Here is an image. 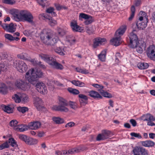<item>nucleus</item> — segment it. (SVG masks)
<instances>
[{
	"label": "nucleus",
	"instance_id": "7ed1b4c3",
	"mask_svg": "<svg viewBox=\"0 0 155 155\" xmlns=\"http://www.w3.org/2000/svg\"><path fill=\"white\" fill-rule=\"evenodd\" d=\"M42 75V72L40 70L32 68L26 73L25 78L30 83L34 84Z\"/></svg>",
	"mask_w": 155,
	"mask_h": 155
},
{
	"label": "nucleus",
	"instance_id": "bf43d9fd",
	"mask_svg": "<svg viewBox=\"0 0 155 155\" xmlns=\"http://www.w3.org/2000/svg\"><path fill=\"white\" fill-rule=\"evenodd\" d=\"M94 30L92 27H87L86 32L89 35L92 34L94 33Z\"/></svg>",
	"mask_w": 155,
	"mask_h": 155
},
{
	"label": "nucleus",
	"instance_id": "c85d7f7f",
	"mask_svg": "<svg viewBox=\"0 0 155 155\" xmlns=\"http://www.w3.org/2000/svg\"><path fill=\"white\" fill-rule=\"evenodd\" d=\"M7 93V88L5 84L1 83L0 84V93L3 94H6Z\"/></svg>",
	"mask_w": 155,
	"mask_h": 155
},
{
	"label": "nucleus",
	"instance_id": "a18cd8bd",
	"mask_svg": "<svg viewBox=\"0 0 155 155\" xmlns=\"http://www.w3.org/2000/svg\"><path fill=\"white\" fill-rule=\"evenodd\" d=\"M17 110L20 112L24 114L28 110V108L26 107H19L17 108Z\"/></svg>",
	"mask_w": 155,
	"mask_h": 155
},
{
	"label": "nucleus",
	"instance_id": "bb28decb",
	"mask_svg": "<svg viewBox=\"0 0 155 155\" xmlns=\"http://www.w3.org/2000/svg\"><path fill=\"white\" fill-rule=\"evenodd\" d=\"M106 52L107 50L106 49H104L98 55V58L101 61H105L106 58Z\"/></svg>",
	"mask_w": 155,
	"mask_h": 155
},
{
	"label": "nucleus",
	"instance_id": "de8ad7c7",
	"mask_svg": "<svg viewBox=\"0 0 155 155\" xmlns=\"http://www.w3.org/2000/svg\"><path fill=\"white\" fill-rule=\"evenodd\" d=\"M63 152L64 155H68L69 154L75 153L74 148L69 149L68 151H67L66 150H64Z\"/></svg>",
	"mask_w": 155,
	"mask_h": 155
},
{
	"label": "nucleus",
	"instance_id": "5701e85b",
	"mask_svg": "<svg viewBox=\"0 0 155 155\" xmlns=\"http://www.w3.org/2000/svg\"><path fill=\"white\" fill-rule=\"evenodd\" d=\"M147 22L148 21H137L136 25L138 29L143 30L146 27Z\"/></svg>",
	"mask_w": 155,
	"mask_h": 155
},
{
	"label": "nucleus",
	"instance_id": "2eb2a0df",
	"mask_svg": "<svg viewBox=\"0 0 155 155\" xmlns=\"http://www.w3.org/2000/svg\"><path fill=\"white\" fill-rule=\"evenodd\" d=\"M34 101V104L37 109L40 110L43 107V102L41 99L38 97H33Z\"/></svg>",
	"mask_w": 155,
	"mask_h": 155
},
{
	"label": "nucleus",
	"instance_id": "c756f323",
	"mask_svg": "<svg viewBox=\"0 0 155 155\" xmlns=\"http://www.w3.org/2000/svg\"><path fill=\"white\" fill-rule=\"evenodd\" d=\"M14 129L17 131L23 132L27 130L26 126L23 124H19L17 125V127H15Z\"/></svg>",
	"mask_w": 155,
	"mask_h": 155
},
{
	"label": "nucleus",
	"instance_id": "9b49d317",
	"mask_svg": "<svg viewBox=\"0 0 155 155\" xmlns=\"http://www.w3.org/2000/svg\"><path fill=\"white\" fill-rule=\"evenodd\" d=\"M143 121H147V125L152 126L155 125V124L153 122L155 120V118L151 114H147L142 117Z\"/></svg>",
	"mask_w": 155,
	"mask_h": 155
},
{
	"label": "nucleus",
	"instance_id": "72a5a7b5",
	"mask_svg": "<svg viewBox=\"0 0 155 155\" xmlns=\"http://www.w3.org/2000/svg\"><path fill=\"white\" fill-rule=\"evenodd\" d=\"M100 93L104 97L110 98L112 97V96L111 94L104 91L103 89L99 90Z\"/></svg>",
	"mask_w": 155,
	"mask_h": 155
},
{
	"label": "nucleus",
	"instance_id": "423d86ee",
	"mask_svg": "<svg viewBox=\"0 0 155 155\" xmlns=\"http://www.w3.org/2000/svg\"><path fill=\"white\" fill-rule=\"evenodd\" d=\"M135 30H134L128 35L129 38L128 41H129V45L132 48H134L138 45L139 40L136 34L134 33Z\"/></svg>",
	"mask_w": 155,
	"mask_h": 155
},
{
	"label": "nucleus",
	"instance_id": "20e7f679",
	"mask_svg": "<svg viewBox=\"0 0 155 155\" xmlns=\"http://www.w3.org/2000/svg\"><path fill=\"white\" fill-rule=\"evenodd\" d=\"M41 58L47 62L52 67L56 69L62 70L63 67L62 64L56 61V59L51 56L45 54H41L40 55Z\"/></svg>",
	"mask_w": 155,
	"mask_h": 155
},
{
	"label": "nucleus",
	"instance_id": "c9c22d12",
	"mask_svg": "<svg viewBox=\"0 0 155 155\" xmlns=\"http://www.w3.org/2000/svg\"><path fill=\"white\" fill-rule=\"evenodd\" d=\"M71 82L73 84L77 86L82 87L85 86V84L84 83L79 81L73 80Z\"/></svg>",
	"mask_w": 155,
	"mask_h": 155
},
{
	"label": "nucleus",
	"instance_id": "b1692460",
	"mask_svg": "<svg viewBox=\"0 0 155 155\" xmlns=\"http://www.w3.org/2000/svg\"><path fill=\"white\" fill-rule=\"evenodd\" d=\"M140 143L143 146L147 147H152L155 145L154 142L150 140L141 141Z\"/></svg>",
	"mask_w": 155,
	"mask_h": 155
},
{
	"label": "nucleus",
	"instance_id": "f704fd0d",
	"mask_svg": "<svg viewBox=\"0 0 155 155\" xmlns=\"http://www.w3.org/2000/svg\"><path fill=\"white\" fill-rule=\"evenodd\" d=\"M31 62L34 65L38 66L41 68H46L45 66L42 64L41 61H35V59H32L31 61Z\"/></svg>",
	"mask_w": 155,
	"mask_h": 155
},
{
	"label": "nucleus",
	"instance_id": "680f3d73",
	"mask_svg": "<svg viewBox=\"0 0 155 155\" xmlns=\"http://www.w3.org/2000/svg\"><path fill=\"white\" fill-rule=\"evenodd\" d=\"M93 21V20L92 17L91 16L89 18L86 19V20L84 21V23L86 25H88L92 23Z\"/></svg>",
	"mask_w": 155,
	"mask_h": 155
},
{
	"label": "nucleus",
	"instance_id": "6ab92c4d",
	"mask_svg": "<svg viewBox=\"0 0 155 155\" xmlns=\"http://www.w3.org/2000/svg\"><path fill=\"white\" fill-rule=\"evenodd\" d=\"M106 41V40L104 38H95L94 43L93 47L94 48H96L100 45L104 44Z\"/></svg>",
	"mask_w": 155,
	"mask_h": 155
},
{
	"label": "nucleus",
	"instance_id": "7c9ffc66",
	"mask_svg": "<svg viewBox=\"0 0 155 155\" xmlns=\"http://www.w3.org/2000/svg\"><path fill=\"white\" fill-rule=\"evenodd\" d=\"M52 120L56 124H61L64 122V120L63 118L59 117H53Z\"/></svg>",
	"mask_w": 155,
	"mask_h": 155
},
{
	"label": "nucleus",
	"instance_id": "393cba45",
	"mask_svg": "<svg viewBox=\"0 0 155 155\" xmlns=\"http://www.w3.org/2000/svg\"><path fill=\"white\" fill-rule=\"evenodd\" d=\"M111 44L114 46H118L121 43V38L118 37H115L110 40Z\"/></svg>",
	"mask_w": 155,
	"mask_h": 155
},
{
	"label": "nucleus",
	"instance_id": "4d7b16f0",
	"mask_svg": "<svg viewBox=\"0 0 155 155\" xmlns=\"http://www.w3.org/2000/svg\"><path fill=\"white\" fill-rule=\"evenodd\" d=\"M48 20L49 21V23L51 26H54L57 24V21L52 18H48Z\"/></svg>",
	"mask_w": 155,
	"mask_h": 155
},
{
	"label": "nucleus",
	"instance_id": "f3484780",
	"mask_svg": "<svg viewBox=\"0 0 155 155\" xmlns=\"http://www.w3.org/2000/svg\"><path fill=\"white\" fill-rule=\"evenodd\" d=\"M70 25L72 30L74 31L81 32L83 30L81 27L78 25L75 21H71Z\"/></svg>",
	"mask_w": 155,
	"mask_h": 155
},
{
	"label": "nucleus",
	"instance_id": "13d9d810",
	"mask_svg": "<svg viewBox=\"0 0 155 155\" xmlns=\"http://www.w3.org/2000/svg\"><path fill=\"white\" fill-rule=\"evenodd\" d=\"M17 121L15 120H11L9 123L10 126L11 127H14V129L15 127L17 126Z\"/></svg>",
	"mask_w": 155,
	"mask_h": 155
},
{
	"label": "nucleus",
	"instance_id": "1a4fd4ad",
	"mask_svg": "<svg viewBox=\"0 0 155 155\" xmlns=\"http://www.w3.org/2000/svg\"><path fill=\"white\" fill-rule=\"evenodd\" d=\"M112 133L109 130H104L102 131L101 133L99 134L96 138L97 141L104 140L111 137L112 135Z\"/></svg>",
	"mask_w": 155,
	"mask_h": 155
},
{
	"label": "nucleus",
	"instance_id": "a19ab883",
	"mask_svg": "<svg viewBox=\"0 0 155 155\" xmlns=\"http://www.w3.org/2000/svg\"><path fill=\"white\" fill-rule=\"evenodd\" d=\"M130 10L131 13L130 15L128 18V19L129 21L131 20L133 18L134 15L135 11V8L134 6L132 5L131 7Z\"/></svg>",
	"mask_w": 155,
	"mask_h": 155
},
{
	"label": "nucleus",
	"instance_id": "49530a36",
	"mask_svg": "<svg viewBox=\"0 0 155 155\" xmlns=\"http://www.w3.org/2000/svg\"><path fill=\"white\" fill-rule=\"evenodd\" d=\"M136 48L137 51L140 53H141L143 51V49L145 48V46L144 45H143L141 47L140 46H138V45L137 47H135Z\"/></svg>",
	"mask_w": 155,
	"mask_h": 155
},
{
	"label": "nucleus",
	"instance_id": "69168bd1",
	"mask_svg": "<svg viewBox=\"0 0 155 155\" xmlns=\"http://www.w3.org/2000/svg\"><path fill=\"white\" fill-rule=\"evenodd\" d=\"M92 86L96 88H98L97 90L99 92V90L102 89L104 88V86L102 85H101L97 84H92Z\"/></svg>",
	"mask_w": 155,
	"mask_h": 155
},
{
	"label": "nucleus",
	"instance_id": "4be33fe9",
	"mask_svg": "<svg viewBox=\"0 0 155 155\" xmlns=\"http://www.w3.org/2000/svg\"><path fill=\"white\" fill-rule=\"evenodd\" d=\"M89 95L94 99H101L102 97L97 91H91L89 92Z\"/></svg>",
	"mask_w": 155,
	"mask_h": 155
},
{
	"label": "nucleus",
	"instance_id": "dca6fc26",
	"mask_svg": "<svg viewBox=\"0 0 155 155\" xmlns=\"http://www.w3.org/2000/svg\"><path fill=\"white\" fill-rule=\"evenodd\" d=\"M36 87L37 91L41 93L45 94L47 93L46 87L43 83H37L36 85Z\"/></svg>",
	"mask_w": 155,
	"mask_h": 155
},
{
	"label": "nucleus",
	"instance_id": "aec40b11",
	"mask_svg": "<svg viewBox=\"0 0 155 155\" xmlns=\"http://www.w3.org/2000/svg\"><path fill=\"white\" fill-rule=\"evenodd\" d=\"M41 123L38 121L29 123L28 125V127L32 129L36 130L40 127Z\"/></svg>",
	"mask_w": 155,
	"mask_h": 155
},
{
	"label": "nucleus",
	"instance_id": "39448f33",
	"mask_svg": "<svg viewBox=\"0 0 155 155\" xmlns=\"http://www.w3.org/2000/svg\"><path fill=\"white\" fill-rule=\"evenodd\" d=\"M59 105L54 106L52 108L53 110L59 111L61 112H67L69 110L66 107L68 105V103L65 99L62 97L59 98Z\"/></svg>",
	"mask_w": 155,
	"mask_h": 155
},
{
	"label": "nucleus",
	"instance_id": "ea45409f",
	"mask_svg": "<svg viewBox=\"0 0 155 155\" xmlns=\"http://www.w3.org/2000/svg\"><path fill=\"white\" fill-rule=\"evenodd\" d=\"M21 102L23 103L27 102L28 100V96L25 94H21L20 95Z\"/></svg>",
	"mask_w": 155,
	"mask_h": 155
},
{
	"label": "nucleus",
	"instance_id": "4468645a",
	"mask_svg": "<svg viewBox=\"0 0 155 155\" xmlns=\"http://www.w3.org/2000/svg\"><path fill=\"white\" fill-rule=\"evenodd\" d=\"M15 85L18 88L22 90H25L29 87L28 84L25 81L22 80H18L15 82Z\"/></svg>",
	"mask_w": 155,
	"mask_h": 155
},
{
	"label": "nucleus",
	"instance_id": "09e8293b",
	"mask_svg": "<svg viewBox=\"0 0 155 155\" xmlns=\"http://www.w3.org/2000/svg\"><path fill=\"white\" fill-rule=\"evenodd\" d=\"M9 147V145L8 141L3 143L0 145V150H2L3 149L8 148Z\"/></svg>",
	"mask_w": 155,
	"mask_h": 155
},
{
	"label": "nucleus",
	"instance_id": "f257e3e1",
	"mask_svg": "<svg viewBox=\"0 0 155 155\" xmlns=\"http://www.w3.org/2000/svg\"><path fill=\"white\" fill-rule=\"evenodd\" d=\"M15 20L17 21H26L28 23L33 22V17L31 13L27 10H19L13 9L10 11Z\"/></svg>",
	"mask_w": 155,
	"mask_h": 155
},
{
	"label": "nucleus",
	"instance_id": "a878e982",
	"mask_svg": "<svg viewBox=\"0 0 155 155\" xmlns=\"http://www.w3.org/2000/svg\"><path fill=\"white\" fill-rule=\"evenodd\" d=\"M67 48L64 47L63 48H61L60 47H56L54 49L55 52L58 54L61 55H64L65 54V52H66V50Z\"/></svg>",
	"mask_w": 155,
	"mask_h": 155
},
{
	"label": "nucleus",
	"instance_id": "58836bf2",
	"mask_svg": "<svg viewBox=\"0 0 155 155\" xmlns=\"http://www.w3.org/2000/svg\"><path fill=\"white\" fill-rule=\"evenodd\" d=\"M58 33L59 36H63L66 34V31L63 28L60 27L57 28Z\"/></svg>",
	"mask_w": 155,
	"mask_h": 155
},
{
	"label": "nucleus",
	"instance_id": "5fc2aeb1",
	"mask_svg": "<svg viewBox=\"0 0 155 155\" xmlns=\"http://www.w3.org/2000/svg\"><path fill=\"white\" fill-rule=\"evenodd\" d=\"M3 2L6 4L13 5L15 3V0H3Z\"/></svg>",
	"mask_w": 155,
	"mask_h": 155
},
{
	"label": "nucleus",
	"instance_id": "c03bdc74",
	"mask_svg": "<svg viewBox=\"0 0 155 155\" xmlns=\"http://www.w3.org/2000/svg\"><path fill=\"white\" fill-rule=\"evenodd\" d=\"M8 142V143H10L13 147H16L17 146L16 142L13 138H10Z\"/></svg>",
	"mask_w": 155,
	"mask_h": 155
},
{
	"label": "nucleus",
	"instance_id": "cd10ccee",
	"mask_svg": "<svg viewBox=\"0 0 155 155\" xmlns=\"http://www.w3.org/2000/svg\"><path fill=\"white\" fill-rule=\"evenodd\" d=\"M2 109L5 112L8 113H12L13 112V107H11L9 105H2L1 106Z\"/></svg>",
	"mask_w": 155,
	"mask_h": 155
},
{
	"label": "nucleus",
	"instance_id": "e2e57ef3",
	"mask_svg": "<svg viewBox=\"0 0 155 155\" xmlns=\"http://www.w3.org/2000/svg\"><path fill=\"white\" fill-rule=\"evenodd\" d=\"M75 153H78L83 150V148L81 146H79L74 148Z\"/></svg>",
	"mask_w": 155,
	"mask_h": 155
},
{
	"label": "nucleus",
	"instance_id": "603ef678",
	"mask_svg": "<svg viewBox=\"0 0 155 155\" xmlns=\"http://www.w3.org/2000/svg\"><path fill=\"white\" fill-rule=\"evenodd\" d=\"M7 66L5 65V63L3 62H2L0 63V71H4L6 70L7 68Z\"/></svg>",
	"mask_w": 155,
	"mask_h": 155
},
{
	"label": "nucleus",
	"instance_id": "052dcab7",
	"mask_svg": "<svg viewBox=\"0 0 155 155\" xmlns=\"http://www.w3.org/2000/svg\"><path fill=\"white\" fill-rule=\"evenodd\" d=\"M130 135L132 137H134L138 138H142V136L139 133H137L134 132L131 133L130 134Z\"/></svg>",
	"mask_w": 155,
	"mask_h": 155
},
{
	"label": "nucleus",
	"instance_id": "8fccbe9b",
	"mask_svg": "<svg viewBox=\"0 0 155 155\" xmlns=\"http://www.w3.org/2000/svg\"><path fill=\"white\" fill-rule=\"evenodd\" d=\"M26 54L24 53H21L20 54H18L17 57L19 58L20 59L27 60V58L26 57Z\"/></svg>",
	"mask_w": 155,
	"mask_h": 155
},
{
	"label": "nucleus",
	"instance_id": "4c0bfd02",
	"mask_svg": "<svg viewBox=\"0 0 155 155\" xmlns=\"http://www.w3.org/2000/svg\"><path fill=\"white\" fill-rule=\"evenodd\" d=\"M68 90L70 93L74 95L78 94L80 93L79 91L78 90L71 87L68 88Z\"/></svg>",
	"mask_w": 155,
	"mask_h": 155
},
{
	"label": "nucleus",
	"instance_id": "412c9836",
	"mask_svg": "<svg viewBox=\"0 0 155 155\" xmlns=\"http://www.w3.org/2000/svg\"><path fill=\"white\" fill-rule=\"evenodd\" d=\"M79 100L81 104L85 105L87 104L88 97L85 95L80 94L78 95Z\"/></svg>",
	"mask_w": 155,
	"mask_h": 155
},
{
	"label": "nucleus",
	"instance_id": "0e129e2a",
	"mask_svg": "<svg viewBox=\"0 0 155 155\" xmlns=\"http://www.w3.org/2000/svg\"><path fill=\"white\" fill-rule=\"evenodd\" d=\"M5 37L6 38L10 41H13V37L10 34H5Z\"/></svg>",
	"mask_w": 155,
	"mask_h": 155
},
{
	"label": "nucleus",
	"instance_id": "f8f14e48",
	"mask_svg": "<svg viewBox=\"0 0 155 155\" xmlns=\"http://www.w3.org/2000/svg\"><path fill=\"white\" fill-rule=\"evenodd\" d=\"M19 137L20 139L29 145H33L34 144L33 142H37V140L35 139L30 138L26 135L23 134L19 135Z\"/></svg>",
	"mask_w": 155,
	"mask_h": 155
},
{
	"label": "nucleus",
	"instance_id": "338daca9",
	"mask_svg": "<svg viewBox=\"0 0 155 155\" xmlns=\"http://www.w3.org/2000/svg\"><path fill=\"white\" fill-rule=\"evenodd\" d=\"M138 21H148V19L146 16H140Z\"/></svg>",
	"mask_w": 155,
	"mask_h": 155
},
{
	"label": "nucleus",
	"instance_id": "ddd939ff",
	"mask_svg": "<svg viewBox=\"0 0 155 155\" xmlns=\"http://www.w3.org/2000/svg\"><path fill=\"white\" fill-rule=\"evenodd\" d=\"M4 30L10 33H13L15 31L16 28L13 23L9 24L3 23L1 25Z\"/></svg>",
	"mask_w": 155,
	"mask_h": 155
},
{
	"label": "nucleus",
	"instance_id": "e433bc0d",
	"mask_svg": "<svg viewBox=\"0 0 155 155\" xmlns=\"http://www.w3.org/2000/svg\"><path fill=\"white\" fill-rule=\"evenodd\" d=\"M137 66L140 69H144L148 67V64L146 63H139L137 64Z\"/></svg>",
	"mask_w": 155,
	"mask_h": 155
},
{
	"label": "nucleus",
	"instance_id": "0eeeda50",
	"mask_svg": "<svg viewBox=\"0 0 155 155\" xmlns=\"http://www.w3.org/2000/svg\"><path fill=\"white\" fill-rule=\"evenodd\" d=\"M14 66L21 73L25 72L28 69L26 64L24 61L19 60L15 61L14 62Z\"/></svg>",
	"mask_w": 155,
	"mask_h": 155
},
{
	"label": "nucleus",
	"instance_id": "f03ea898",
	"mask_svg": "<svg viewBox=\"0 0 155 155\" xmlns=\"http://www.w3.org/2000/svg\"><path fill=\"white\" fill-rule=\"evenodd\" d=\"M41 38L43 43L48 46H54L59 41L58 38L50 30L43 31Z\"/></svg>",
	"mask_w": 155,
	"mask_h": 155
},
{
	"label": "nucleus",
	"instance_id": "37998d69",
	"mask_svg": "<svg viewBox=\"0 0 155 155\" xmlns=\"http://www.w3.org/2000/svg\"><path fill=\"white\" fill-rule=\"evenodd\" d=\"M37 1L38 3L43 8L47 5V0H37Z\"/></svg>",
	"mask_w": 155,
	"mask_h": 155
},
{
	"label": "nucleus",
	"instance_id": "2f4dec72",
	"mask_svg": "<svg viewBox=\"0 0 155 155\" xmlns=\"http://www.w3.org/2000/svg\"><path fill=\"white\" fill-rule=\"evenodd\" d=\"M100 93L104 97L110 98L112 97V96L111 94L104 91L103 89L99 90Z\"/></svg>",
	"mask_w": 155,
	"mask_h": 155
},
{
	"label": "nucleus",
	"instance_id": "6e6552de",
	"mask_svg": "<svg viewBox=\"0 0 155 155\" xmlns=\"http://www.w3.org/2000/svg\"><path fill=\"white\" fill-rule=\"evenodd\" d=\"M134 155H148V150L142 147L137 146L133 148L132 150Z\"/></svg>",
	"mask_w": 155,
	"mask_h": 155
},
{
	"label": "nucleus",
	"instance_id": "9d476101",
	"mask_svg": "<svg viewBox=\"0 0 155 155\" xmlns=\"http://www.w3.org/2000/svg\"><path fill=\"white\" fill-rule=\"evenodd\" d=\"M147 57L150 59L155 61V46L150 45L147 48L146 51Z\"/></svg>",
	"mask_w": 155,
	"mask_h": 155
},
{
	"label": "nucleus",
	"instance_id": "a211bd4d",
	"mask_svg": "<svg viewBox=\"0 0 155 155\" xmlns=\"http://www.w3.org/2000/svg\"><path fill=\"white\" fill-rule=\"evenodd\" d=\"M126 29V27L125 25H123L120 27L116 31L115 33V36L120 37L122 36L125 32Z\"/></svg>",
	"mask_w": 155,
	"mask_h": 155
},
{
	"label": "nucleus",
	"instance_id": "774afa93",
	"mask_svg": "<svg viewBox=\"0 0 155 155\" xmlns=\"http://www.w3.org/2000/svg\"><path fill=\"white\" fill-rule=\"evenodd\" d=\"M130 122L133 127H135L137 125V123L136 121L133 119H131L130 120Z\"/></svg>",
	"mask_w": 155,
	"mask_h": 155
},
{
	"label": "nucleus",
	"instance_id": "3c124183",
	"mask_svg": "<svg viewBox=\"0 0 155 155\" xmlns=\"http://www.w3.org/2000/svg\"><path fill=\"white\" fill-rule=\"evenodd\" d=\"M54 9L53 8L50 7L47 9L46 12L48 13H51L52 15H53L54 16H55L56 14L54 12Z\"/></svg>",
	"mask_w": 155,
	"mask_h": 155
},
{
	"label": "nucleus",
	"instance_id": "6e6d98bb",
	"mask_svg": "<svg viewBox=\"0 0 155 155\" xmlns=\"http://www.w3.org/2000/svg\"><path fill=\"white\" fill-rule=\"evenodd\" d=\"M69 104L71 108L74 109H75L77 107V104L75 102L70 101L69 102Z\"/></svg>",
	"mask_w": 155,
	"mask_h": 155
},
{
	"label": "nucleus",
	"instance_id": "473e14b6",
	"mask_svg": "<svg viewBox=\"0 0 155 155\" xmlns=\"http://www.w3.org/2000/svg\"><path fill=\"white\" fill-rule=\"evenodd\" d=\"M100 93L104 97L110 98L112 97V96L111 94L104 91L103 89L99 90Z\"/></svg>",
	"mask_w": 155,
	"mask_h": 155
},
{
	"label": "nucleus",
	"instance_id": "79ce46f5",
	"mask_svg": "<svg viewBox=\"0 0 155 155\" xmlns=\"http://www.w3.org/2000/svg\"><path fill=\"white\" fill-rule=\"evenodd\" d=\"M20 95L21 94H15L14 96L12 97V98L15 102L19 103L21 102Z\"/></svg>",
	"mask_w": 155,
	"mask_h": 155
},
{
	"label": "nucleus",
	"instance_id": "864d4df0",
	"mask_svg": "<svg viewBox=\"0 0 155 155\" xmlns=\"http://www.w3.org/2000/svg\"><path fill=\"white\" fill-rule=\"evenodd\" d=\"M91 16L84 13H81L79 15V17L80 19L81 18H83L86 20L90 17Z\"/></svg>",
	"mask_w": 155,
	"mask_h": 155
}]
</instances>
